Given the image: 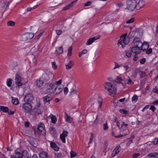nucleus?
<instances>
[{"instance_id": "30", "label": "nucleus", "mask_w": 158, "mask_h": 158, "mask_svg": "<svg viewBox=\"0 0 158 158\" xmlns=\"http://www.w3.org/2000/svg\"><path fill=\"white\" fill-rule=\"evenodd\" d=\"M12 103L15 105H17L19 104V101L17 98L14 97H11Z\"/></svg>"}, {"instance_id": "10", "label": "nucleus", "mask_w": 158, "mask_h": 158, "mask_svg": "<svg viewBox=\"0 0 158 158\" xmlns=\"http://www.w3.org/2000/svg\"><path fill=\"white\" fill-rule=\"evenodd\" d=\"M64 118L66 122L72 123L73 122V118L69 115L67 111H65L64 113Z\"/></svg>"}, {"instance_id": "15", "label": "nucleus", "mask_w": 158, "mask_h": 158, "mask_svg": "<svg viewBox=\"0 0 158 158\" xmlns=\"http://www.w3.org/2000/svg\"><path fill=\"white\" fill-rule=\"evenodd\" d=\"M9 6L8 2L6 1H4L1 4V8L2 11L4 12L8 8Z\"/></svg>"}, {"instance_id": "49", "label": "nucleus", "mask_w": 158, "mask_h": 158, "mask_svg": "<svg viewBox=\"0 0 158 158\" xmlns=\"http://www.w3.org/2000/svg\"><path fill=\"white\" fill-rule=\"evenodd\" d=\"M52 67L53 69L56 70L57 69V66L56 64V63L55 62H53L52 63Z\"/></svg>"}, {"instance_id": "47", "label": "nucleus", "mask_w": 158, "mask_h": 158, "mask_svg": "<svg viewBox=\"0 0 158 158\" xmlns=\"http://www.w3.org/2000/svg\"><path fill=\"white\" fill-rule=\"evenodd\" d=\"M138 73V71L137 70H135L133 71L131 75V77L135 78L136 77V75Z\"/></svg>"}, {"instance_id": "29", "label": "nucleus", "mask_w": 158, "mask_h": 158, "mask_svg": "<svg viewBox=\"0 0 158 158\" xmlns=\"http://www.w3.org/2000/svg\"><path fill=\"white\" fill-rule=\"evenodd\" d=\"M49 130L51 134L54 137L56 135V132L55 128L53 127H51Z\"/></svg>"}, {"instance_id": "61", "label": "nucleus", "mask_w": 158, "mask_h": 158, "mask_svg": "<svg viewBox=\"0 0 158 158\" xmlns=\"http://www.w3.org/2000/svg\"><path fill=\"white\" fill-rule=\"evenodd\" d=\"M23 153L24 154H26V153L27 154V155L26 156L27 158H31V155L29 154H28L27 152L26 151H25V150L23 151Z\"/></svg>"}, {"instance_id": "50", "label": "nucleus", "mask_w": 158, "mask_h": 158, "mask_svg": "<svg viewBox=\"0 0 158 158\" xmlns=\"http://www.w3.org/2000/svg\"><path fill=\"white\" fill-rule=\"evenodd\" d=\"M126 55L127 57H130L131 56V52L130 51H126L125 52Z\"/></svg>"}, {"instance_id": "55", "label": "nucleus", "mask_w": 158, "mask_h": 158, "mask_svg": "<svg viewBox=\"0 0 158 158\" xmlns=\"http://www.w3.org/2000/svg\"><path fill=\"white\" fill-rule=\"evenodd\" d=\"M77 90L75 89H72L70 92V94L71 95H73L77 92Z\"/></svg>"}, {"instance_id": "52", "label": "nucleus", "mask_w": 158, "mask_h": 158, "mask_svg": "<svg viewBox=\"0 0 158 158\" xmlns=\"http://www.w3.org/2000/svg\"><path fill=\"white\" fill-rule=\"evenodd\" d=\"M62 82V79H59L58 81H56L55 82V85H60Z\"/></svg>"}, {"instance_id": "27", "label": "nucleus", "mask_w": 158, "mask_h": 158, "mask_svg": "<svg viewBox=\"0 0 158 158\" xmlns=\"http://www.w3.org/2000/svg\"><path fill=\"white\" fill-rule=\"evenodd\" d=\"M63 52V48L62 47H59L56 48V52L57 55L62 53Z\"/></svg>"}, {"instance_id": "60", "label": "nucleus", "mask_w": 158, "mask_h": 158, "mask_svg": "<svg viewBox=\"0 0 158 158\" xmlns=\"http://www.w3.org/2000/svg\"><path fill=\"white\" fill-rule=\"evenodd\" d=\"M69 91V89L68 87H66L64 88V92L65 94H67Z\"/></svg>"}, {"instance_id": "53", "label": "nucleus", "mask_w": 158, "mask_h": 158, "mask_svg": "<svg viewBox=\"0 0 158 158\" xmlns=\"http://www.w3.org/2000/svg\"><path fill=\"white\" fill-rule=\"evenodd\" d=\"M119 112L121 113L124 114H127L128 113L127 111L124 109L120 110Z\"/></svg>"}, {"instance_id": "54", "label": "nucleus", "mask_w": 158, "mask_h": 158, "mask_svg": "<svg viewBox=\"0 0 158 158\" xmlns=\"http://www.w3.org/2000/svg\"><path fill=\"white\" fill-rule=\"evenodd\" d=\"M103 129L104 130H107L108 129V126L107 123L103 124Z\"/></svg>"}, {"instance_id": "4", "label": "nucleus", "mask_w": 158, "mask_h": 158, "mask_svg": "<svg viewBox=\"0 0 158 158\" xmlns=\"http://www.w3.org/2000/svg\"><path fill=\"white\" fill-rule=\"evenodd\" d=\"M127 4L126 9L130 11H131L136 8V2L135 0H128L127 1Z\"/></svg>"}, {"instance_id": "62", "label": "nucleus", "mask_w": 158, "mask_h": 158, "mask_svg": "<svg viewBox=\"0 0 158 158\" xmlns=\"http://www.w3.org/2000/svg\"><path fill=\"white\" fill-rule=\"evenodd\" d=\"M146 59L145 58H143L140 59V62L141 64H143L146 62Z\"/></svg>"}, {"instance_id": "48", "label": "nucleus", "mask_w": 158, "mask_h": 158, "mask_svg": "<svg viewBox=\"0 0 158 158\" xmlns=\"http://www.w3.org/2000/svg\"><path fill=\"white\" fill-rule=\"evenodd\" d=\"M7 25L9 26H13L15 25V23L12 21H9L7 23Z\"/></svg>"}, {"instance_id": "5", "label": "nucleus", "mask_w": 158, "mask_h": 158, "mask_svg": "<svg viewBox=\"0 0 158 158\" xmlns=\"http://www.w3.org/2000/svg\"><path fill=\"white\" fill-rule=\"evenodd\" d=\"M53 76V73L49 71H47L41 77L44 81H47Z\"/></svg>"}, {"instance_id": "33", "label": "nucleus", "mask_w": 158, "mask_h": 158, "mask_svg": "<svg viewBox=\"0 0 158 158\" xmlns=\"http://www.w3.org/2000/svg\"><path fill=\"white\" fill-rule=\"evenodd\" d=\"M36 111L39 114H41L43 111V107L40 105H38V106L35 107Z\"/></svg>"}, {"instance_id": "44", "label": "nucleus", "mask_w": 158, "mask_h": 158, "mask_svg": "<svg viewBox=\"0 0 158 158\" xmlns=\"http://www.w3.org/2000/svg\"><path fill=\"white\" fill-rule=\"evenodd\" d=\"M52 122L53 123H55L57 121V118L55 115H53L51 118Z\"/></svg>"}, {"instance_id": "16", "label": "nucleus", "mask_w": 158, "mask_h": 158, "mask_svg": "<svg viewBox=\"0 0 158 158\" xmlns=\"http://www.w3.org/2000/svg\"><path fill=\"white\" fill-rule=\"evenodd\" d=\"M121 148L120 146H117L112 151L111 157H114L115 155L118 154L120 151Z\"/></svg>"}, {"instance_id": "12", "label": "nucleus", "mask_w": 158, "mask_h": 158, "mask_svg": "<svg viewBox=\"0 0 158 158\" xmlns=\"http://www.w3.org/2000/svg\"><path fill=\"white\" fill-rule=\"evenodd\" d=\"M68 133L66 131H64L60 135V138L63 143H65L66 141L65 138L68 135Z\"/></svg>"}, {"instance_id": "21", "label": "nucleus", "mask_w": 158, "mask_h": 158, "mask_svg": "<svg viewBox=\"0 0 158 158\" xmlns=\"http://www.w3.org/2000/svg\"><path fill=\"white\" fill-rule=\"evenodd\" d=\"M149 46V44L147 42H144L143 43L142 42V44L140 46L141 50H145L147 49Z\"/></svg>"}, {"instance_id": "18", "label": "nucleus", "mask_w": 158, "mask_h": 158, "mask_svg": "<svg viewBox=\"0 0 158 158\" xmlns=\"http://www.w3.org/2000/svg\"><path fill=\"white\" fill-rule=\"evenodd\" d=\"M52 98L51 96L48 95H46L43 98L44 102L45 104L49 105L50 103V101H51Z\"/></svg>"}, {"instance_id": "1", "label": "nucleus", "mask_w": 158, "mask_h": 158, "mask_svg": "<svg viewBox=\"0 0 158 158\" xmlns=\"http://www.w3.org/2000/svg\"><path fill=\"white\" fill-rule=\"evenodd\" d=\"M105 89L108 92L109 95L114 96L116 93V88L112 84L109 82H105L104 85Z\"/></svg>"}, {"instance_id": "57", "label": "nucleus", "mask_w": 158, "mask_h": 158, "mask_svg": "<svg viewBox=\"0 0 158 158\" xmlns=\"http://www.w3.org/2000/svg\"><path fill=\"white\" fill-rule=\"evenodd\" d=\"M135 20V19L134 18H132L129 20H128L127 22V23H130L133 22Z\"/></svg>"}, {"instance_id": "23", "label": "nucleus", "mask_w": 158, "mask_h": 158, "mask_svg": "<svg viewBox=\"0 0 158 158\" xmlns=\"http://www.w3.org/2000/svg\"><path fill=\"white\" fill-rule=\"evenodd\" d=\"M129 122V121L128 120H127L125 122H123L122 124H120L119 122H118L117 123V126L118 127L120 128H122L124 126L127 127L128 125V123Z\"/></svg>"}, {"instance_id": "2", "label": "nucleus", "mask_w": 158, "mask_h": 158, "mask_svg": "<svg viewBox=\"0 0 158 158\" xmlns=\"http://www.w3.org/2000/svg\"><path fill=\"white\" fill-rule=\"evenodd\" d=\"M127 33H125L122 35L120 38V39L118 40L117 45L118 46H120L122 48L125 47V45L127 44L129 42V39L127 36Z\"/></svg>"}, {"instance_id": "45", "label": "nucleus", "mask_w": 158, "mask_h": 158, "mask_svg": "<svg viewBox=\"0 0 158 158\" xmlns=\"http://www.w3.org/2000/svg\"><path fill=\"white\" fill-rule=\"evenodd\" d=\"M70 155L71 158H73L77 155V153L73 151H71L70 152Z\"/></svg>"}, {"instance_id": "40", "label": "nucleus", "mask_w": 158, "mask_h": 158, "mask_svg": "<svg viewBox=\"0 0 158 158\" xmlns=\"http://www.w3.org/2000/svg\"><path fill=\"white\" fill-rule=\"evenodd\" d=\"M15 158H23L22 154L19 152H16L15 153Z\"/></svg>"}, {"instance_id": "42", "label": "nucleus", "mask_w": 158, "mask_h": 158, "mask_svg": "<svg viewBox=\"0 0 158 158\" xmlns=\"http://www.w3.org/2000/svg\"><path fill=\"white\" fill-rule=\"evenodd\" d=\"M77 0L72 2L70 4H69L67 6L65 7V9H68L72 7L73 6V4L76 2Z\"/></svg>"}, {"instance_id": "22", "label": "nucleus", "mask_w": 158, "mask_h": 158, "mask_svg": "<svg viewBox=\"0 0 158 158\" xmlns=\"http://www.w3.org/2000/svg\"><path fill=\"white\" fill-rule=\"evenodd\" d=\"M44 81L43 79L40 77L39 79H37L36 81V85L38 87H41L43 86Z\"/></svg>"}, {"instance_id": "46", "label": "nucleus", "mask_w": 158, "mask_h": 158, "mask_svg": "<svg viewBox=\"0 0 158 158\" xmlns=\"http://www.w3.org/2000/svg\"><path fill=\"white\" fill-rule=\"evenodd\" d=\"M94 135L93 134H91L90 135V136L89 138V141L88 143V144L92 143L93 142V139L94 138Z\"/></svg>"}, {"instance_id": "43", "label": "nucleus", "mask_w": 158, "mask_h": 158, "mask_svg": "<svg viewBox=\"0 0 158 158\" xmlns=\"http://www.w3.org/2000/svg\"><path fill=\"white\" fill-rule=\"evenodd\" d=\"M72 48L71 47H70L68 50L67 55L68 56H70L72 55Z\"/></svg>"}, {"instance_id": "58", "label": "nucleus", "mask_w": 158, "mask_h": 158, "mask_svg": "<svg viewBox=\"0 0 158 158\" xmlns=\"http://www.w3.org/2000/svg\"><path fill=\"white\" fill-rule=\"evenodd\" d=\"M55 84L54 83H52L49 84V87L52 88V89L55 87Z\"/></svg>"}, {"instance_id": "64", "label": "nucleus", "mask_w": 158, "mask_h": 158, "mask_svg": "<svg viewBox=\"0 0 158 158\" xmlns=\"http://www.w3.org/2000/svg\"><path fill=\"white\" fill-rule=\"evenodd\" d=\"M153 143L155 145H156L158 143V139L157 138L153 140Z\"/></svg>"}, {"instance_id": "7", "label": "nucleus", "mask_w": 158, "mask_h": 158, "mask_svg": "<svg viewBox=\"0 0 158 158\" xmlns=\"http://www.w3.org/2000/svg\"><path fill=\"white\" fill-rule=\"evenodd\" d=\"M22 106L26 113H29L31 112L32 110V106L29 103H23L22 105Z\"/></svg>"}, {"instance_id": "11", "label": "nucleus", "mask_w": 158, "mask_h": 158, "mask_svg": "<svg viewBox=\"0 0 158 158\" xmlns=\"http://www.w3.org/2000/svg\"><path fill=\"white\" fill-rule=\"evenodd\" d=\"M37 131L40 134H43L45 133L44 125L43 123H40L38 125Z\"/></svg>"}, {"instance_id": "34", "label": "nucleus", "mask_w": 158, "mask_h": 158, "mask_svg": "<svg viewBox=\"0 0 158 158\" xmlns=\"http://www.w3.org/2000/svg\"><path fill=\"white\" fill-rule=\"evenodd\" d=\"M12 83V79L10 78H8L6 81V84L9 87L11 86Z\"/></svg>"}, {"instance_id": "25", "label": "nucleus", "mask_w": 158, "mask_h": 158, "mask_svg": "<svg viewBox=\"0 0 158 158\" xmlns=\"http://www.w3.org/2000/svg\"><path fill=\"white\" fill-rule=\"evenodd\" d=\"M30 144L33 147H36L38 144V140L32 138L30 141Z\"/></svg>"}, {"instance_id": "63", "label": "nucleus", "mask_w": 158, "mask_h": 158, "mask_svg": "<svg viewBox=\"0 0 158 158\" xmlns=\"http://www.w3.org/2000/svg\"><path fill=\"white\" fill-rule=\"evenodd\" d=\"M43 31L41 32L38 35H37L36 36V38L37 40H39V39L40 38V37L42 36V35H43Z\"/></svg>"}, {"instance_id": "24", "label": "nucleus", "mask_w": 158, "mask_h": 158, "mask_svg": "<svg viewBox=\"0 0 158 158\" xmlns=\"http://www.w3.org/2000/svg\"><path fill=\"white\" fill-rule=\"evenodd\" d=\"M74 65V62L73 61L71 60L67 64L65 65V68L67 70L70 69Z\"/></svg>"}, {"instance_id": "13", "label": "nucleus", "mask_w": 158, "mask_h": 158, "mask_svg": "<svg viewBox=\"0 0 158 158\" xmlns=\"http://www.w3.org/2000/svg\"><path fill=\"white\" fill-rule=\"evenodd\" d=\"M131 51L137 55L139 54L141 52V49L140 47L132 46L131 48Z\"/></svg>"}, {"instance_id": "37", "label": "nucleus", "mask_w": 158, "mask_h": 158, "mask_svg": "<svg viewBox=\"0 0 158 158\" xmlns=\"http://www.w3.org/2000/svg\"><path fill=\"white\" fill-rule=\"evenodd\" d=\"M125 82H126V83L128 85L133 84L134 83L129 77L125 80Z\"/></svg>"}, {"instance_id": "59", "label": "nucleus", "mask_w": 158, "mask_h": 158, "mask_svg": "<svg viewBox=\"0 0 158 158\" xmlns=\"http://www.w3.org/2000/svg\"><path fill=\"white\" fill-rule=\"evenodd\" d=\"M139 74L141 77H143L145 76V72L141 71L139 72Z\"/></svg>"}, {"instance_id": "3", "label": "nucleus", "mask_w": 158, "mask_h": 158, "mask_svg": "<svg viewBox=\"0 0 158 158\" xmlns=\"http://www.w3.org/2000/svg\"><path fill=\"white\" fill-rule=\"evenodd\" d=\"M95 105L94 106V107L96 108V109L98 110L101 107L102 105V100L101 98H99L97 100L91 99L88 101V104L92 105V104L95 102Z\"/></svg>"}, {"instance_id": "41", "label": "nucleus", "mask_w": 158, "mask_h": 158, "mask_svg": "<svg viewBox=\"0 0 158 158\" xmlns=\"http://www.w3.org/2000/svg\"><path fill=\"white\" fill-rule=\"evenodd\" d=\"M138 99V96L136 95H134L132 98V101L133 103H135L136 102Z\"/></svg>"}, {"instance_id": "17", "label": "nucleus", "mask_w": 158, "mask_h": 158, "mask_svg": "<svg viewBox=\"0 0 158 158\" xmlns=\"http://www.w3.org/2000/svg\"><path fill=\"white\" fill-rule=\"evenodd\" d=\"M34 98L31 94H27L24 98V101L25 102H31L33 100Z\"/></svg>"}, {"instance_id": "56", "label": "nucleus", "mask_w": 158, "mask_h": 158, "mask_svg": "<svg viewBox=\"0 0 158 158\" xmlns=\"http://www.w3.org/2000/svg\"><path fill=\"white\" fill-rule=\"evenodd\" d=\"M123 67L126 71H127V70L129 68V65L126 64L123 65Z\"/></svg>"}, {"instance_id": "36", "label": "nucleus", "mask_w": 158, "mask_h": 158, "mask_svg": "<svg viewBox=\"0 0 158 158\" xmlns=\"http://www.w3.org/2000/svg\"><path fill=\"white\" fill-rule=\"evenodd\" d=\"M114 63V66L113 69L114 70H116V69H119L121 67V66L119 63L117 62H115Z\"/></svg>"}, {"instance_id": "35", "label": "nucleus", "mask_w": 158, "mask_h": 158, "mask_svg": "<svg viewBox=\"0 0 158 158\" xmlns=\"http://www.w3.org/2000/svg\"><path fill=\"white\" fill-rule=\"evenodd\" d=\"M0 109L1 110H2L5 113H6L8 111V108L5 106H1L0 107Z\"/></svg>"}, {"instance_id": "51", "label": "nucleus", "mask_w": 158, "mask_h": 158, "mask_svg": "<svg viewBox=\"0 0 158 158\" xmlns=\"http://www.w3.org/2000/svg\"><path fill=\"white\" fill-rule=\"evenodd\" d=\"M99 115L98 114H96V118L94 120V123H96V124H98V120L99 119Z\"/></svg>"}, {"instance_id": "19", "label": "nucleus", "mask_w": 158, "mask_h": 158, "mask_svg": "<svg viewBox=\"0 0 158 158\" xmlns=\"http://www.w3.org/2000/svg\"><path fill=\"white\" fill-rule=\"evenodd\" d=\"M145 4V2L143 0H140L136 3V8L137 10H139L141 8L143 7Z\"/></svg>"}, {"instance_id": "31", "label": "nucleus", "mask_w": 158, "mask_h": 158, "mask_svg": "<svg viewBox=\"0 0 158 158\" xmlns=\"http://www.w3.org/2000/svg\"><path fill=\"white\" fill-rule=\"evenodd\" d=\"M48 154L45 152H42L39 154V157L40 158H47Z\"/></svg>"}, {"instance_id": "38", "label": "nucleus", "mask_w": 158, "mask_h": 158, "mask_svg": "<svg viewBox=\"0 0 158 158\" xmlns=\"http://www.w3.org/2000/svg\"><path fill=\"white\" fill-rule=\"evenodd\" d=\"M88 52V50L86 49H84L81 52L79 53V56L81 57L82 55L86 54Z\"/></svg>"}, {"instance_id": "6", "label": "nucleus", "mask_w": 158, "mask_h": 158, "mask_svg": "<svg viewBox=\"0 0 158 158\" xmlns=\"http://www.w3.org/2000/svg\"><path fill=\"white\" fill-rule=\"evenodd\" d=\"M33 37L34 35L33 33H26L21 35L20 39L22 41H26L32 38Z\"/></svg>"}, {"instance_id": "39", "label": "nucleus", "mask_w": 158, "mask_h": 158, "mask_svg": "<svg viewBox=\"0 0 158 158\" xmlns=\"http://www.w3.org/2000/svg\"><path fill=\"white\" fill-rule=\"evenodd\" d=\"M46 92L48 94H50L52 93L54 94V90L49 87L46 89Z\"/></svg>"}, {"instance_id": "20", "label": "nucleus", "mask_w": 158, "mask_h": 158, "mask_svg": "<svg viewBox=\"0 0 158 158\" xmlns=\"http://www.w3.org/2000/svg\"><path fill=\"white\" fill-rule=\"evenodd\" d=\"M63 90V88L60 86H56L54 89V94H60Z\"/></svg>"}, {"instance_id": "28", "label": "nucleus", "mask_w": 158, "mask_h": 158, "mask_svg": "<svg viewBox=\"0 0 158 158\" xmlns=\"http://www.w3.org/2000/svg\"><path fill=\"white\" fill-rule=\"evenodd\" d=\"M115 81L117 83L122 84L123 85H125V83H124V80L120 77H117L115 79Z\"/></svg>"}, {"instance_id": "14", "label": "nucleus", "mask_w": 158, "mask_h": 158, "mask_svg": "<svg viewBox=\"0 0 158 158\" xmlns=\"http://www.w3.org/2000/svg\"><path fill=\"white\" fill-rule=\"evenodd\" d=\"M99 36L92 37L88 40L86 43L87 45H89L91 44L94 41L100 38Z\"/></svg>"}, {"instance_id": "8", "label": "nucleus", "mask_w": 158, "mask_h": 158, "mask_svg": "<svg viewBox=\"0 0 158 158\" xmlns=\"http://www.w3.org/2000/svg\"><path fill=\"white\" fill-rule=\"evenodd\" d=\"M15 82L16 85L18 86H20L23 84V79L18 74H16L15 76Z\"/></svg>"}, {"instance_id": "32", "label": "nucleus", "mask_w": 158, "mask_h": 158, "mask_svg": "<svg viewBox=\"0 0 158 158\" xmlns=\"http://www.w3.org/2000/svg\"><path fill=\"white\" fill-rule=\"evenodd\" d=\"M149 157L158 158V152H153L149 153L148 155Z\"/></svg>"}, {"instance_id": "26", "label": "nucleus", "mask_w": 158, "mask_h": 158, "mask_svg": "<svg viewBox=\"0 0 158 158\" xmlns=\"http://www.w3.org/2000/svg\"><path fill=\"white\" fill-rule=\"evenodd\" d=\"M50 144L51 148H53L55 151H57L59 150V147L55 143L51 141Z\"/></svg>"}, {"instance_id": "9", "label": "nucleus", "mask_w": 158, "mask_h": 158, "mask_svg": "<svg viewBox=\"0 0 158 158\" xmlns=\"http://www.w3.org/2000/svg\"><path fill=\"white\" fill-rule=\"evenodd\" d=\"M142 44V42L139 38L135 37L131 43L132 46L140 47Z\"/></svg>"}]
</instances>
